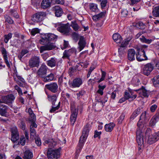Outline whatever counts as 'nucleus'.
Instances as JSON below:
<instances>
[{
  "mask_svg": "<svg viewBox=\"0 0 159 159\" xmlns=\"http://www.w3.org/2000/svg\"><path fill=\"white\" fill-rule=\"evenodd\" d=\"M89 125H86L83 129L82 135L80 137L78 144V146L79 147L78 149L80 150L82 148L84 143L85 142L88 136L89 132Z\"/></svg>",
  "mask_w": 159,
  "mask_h": 159,
  "instance_id": "obj_1",
  "label": "nucleus"
},
{
  "mask_svg": "<svg viewBox=\"0 0 159 159\" xmlns=\"http://www.w3.org/2000/svg\"><path fill=\"white\" fill-rule=\"evenodd\" d=\"M46 16L45 12L39 11L32 15L31 20L35 23H40L44 20Z\"/></svg>",
  "mask_w": 159,
  "mask_h": 159,
  "instance_id": "obj_2",
  "label": "nucleus"
},
{
  "mask_svg": "<svg viewBox=\"0 0 159 159\" xmlns=\"http://www.w3.org/2000/svg\"><path fill=\"white\" fill-rule=\"evenodd\" d=\"M154 68L153 64L148 63L143 66L142 70L143 74L145 75L148 76L151 74Z\"/></svg>",
  "mask_w": 159,
  "mask_h": 159,
  "instance_id": "obj_3",
  "label": "nucleus"
},
{
  "mask_svg": "<svg viewBox=\"0 0 159 159\" xmlns=\"http://www.w3.org/2000/svg\"><path fill=\"white\" fill-rule=\"evenodd\" d=\"M48 100L52 102V105L53 106L52 107V108L50 110V112L51 113L54 112L59 108L60 105V102H59L58 105L57 106L54 107L55 102L56 101L57 98V96L56 95H48Z\"/></svg>",
  "mask_w": 159,
  "mask_h": 159,
  "instance_id": "obj_4",
  "label": "nucleus"
},
{
  "mask_svg": "<svg viewBox=\"0 0 159 159\" xmlns=\"http://www.w3.org/2000/svg\"><path fill=\"white\" fill-rule=\"evenodd\" d=\"M59 149L52 150L49 149L47 152V157L49 159H57L60 155Z\"/></svg>",
  "mask_w": 159,
  "mask_h": 159,
  "instance_id": "obj_5",
  "label": "nucleus"
},
{
  "mask_svg": "<svg viewBox=\"0 0 159 159\" xmlns=\"http://www.w3.org/2000/svg\"><path fill=\"white\" fill-rule=\"evenodd\" d=\"M146 50L143 49H139L138 52L136 54V59L139 61L147 60L148 59L146 56Z\"/></svg>",
  "mask_w": 159,
  "mask_h": 159,
  "instance_id": "obj_6",
  "label": "nucleus"
},
{
  "mask_svg": "<svg viewBox=\"0 0 159 159\" xmlns=\"http://www.w3.org/2000/svg\"><path fill=\"white\" fill-rule=\"evenodd\" d=\"M57 36L52 33L46 34H44L40 40L41 43L46 42L48 41L56 40Z\"/></svg>",
  "mask_w": 159,
  "mask_h": 159,
  "instance_id": "obj_7",
  "label": "nucleus"
},
{
  "mask_svg": "<svg viewBox=\"0 0 159 159\" xmlns=\"http://www.w3.org/2000/svg\"><path fill=\"white\" fill-rule=\"evenodd\" d=\"M57 29L60 32L63 34L67 35L70 31V28L69 24L67 23L61 25L59 26Z\"/></svg>",
  "mask_w": 159,
  "mask_h": 159,
  "instance_id": "obj_8",
  "label": "nucleus"
},
{
  "mask_svg": "<svg viewBox=\"0 0 159 159\" xmlns=\"http://www.w3.org/2000/svg\"><path fill=\"white\" fill-rule=\"evenodd\" d=\"M15 97L12 94H9L2 97L0 99V103H4L7 104L12 103L14 101Z\"/></svg>",
  "mask_w": 159,
  "mask_h": 159,
  "instance_id": "obj_9",
  "label": "nucleus"
},
{
  "mask_svg": "<svg viewBox=\"0 0 159 159\" xmlns=\"http://www.w3.org/2000/svg\"><path fill=\"white\" fill-rule=\"evenodd\" d=\"M71 115L70 116V124L73 125L78 114V110L74 107H71Z\"/></svg>",
  "mask_w": 159,
  "mask_h": 159,
  "instance_id": "obj_10",
  "label": "nucleus"
},
{
  "mask_svg": "<svg viewBox=\"0 0 159 159\" xmlns=\"http://www.w3.org/2000/svg\"><path fill=\"white\" fill-rule=\"evenodd\" d=\"M40 59L38 56H34L30 58L29 61V66L31 67H38L39 64Z\"/></svg>",
  "mask_w": 159,
  "mask_h": 159,
  "instance_id": "obj_11",
  "label": "nucleus"
},
{
  "mask_svg": "<svg viewBox=\"0 0 159 159\" xmlns=\"http://www.w3.org/2000/svg\"><path fill=\"white\" fill-rule=\"evenodd\" d=\"M47 69V66L44 64H42L37 72V75L43 78H44L46 76Z\"/></svg>",
  "mask_w": 159,
  "mask_h": 159,
  "instance_id": "obj_12",
  "label": "nucleus"
},
{
  "mask_svg": "<svg viewBox=\"0 0 159 159\" xmlns=\"http://www.w3.org/2000/svg\"><path fill=\"white\" fill-rule=\"evenodd\" d=\"M159 139V131L157 133L151 134L149 135L148 143L149 144H152Z\"/></svg>",
  "mask_w": 159,
  "mask_h": 159,
  "instance_id": "obj_13",
  "label": "nucleus"
},
{
  "mask_svg": "<svg viewBox=\"0 0 159 159\" xmlns=\"http://www.w3.org/2000/svg\"><path fill=\"white\" fill-rule=\"evenodd\" d=\"M56 46L54 43L48 42L46 44L40 47V52L42 53L44 51L52 50Z\"/></svg>",
  "mask_w": 159,
  "mask_h": 159,
  "instance_id": "obj_14",
  "label": "nucleus"
},
{
  "mask_svg": "<svg viewBox=\"0 0 159 159\" xmlns=\"http://www.w3.org/2000/svg\"><path fill=\"white\" fill-rule=\"evenodd\" d=\"M83 81L81 79L77 78L74 79L72 82L69 83L70 86L72 88H78L82 84Z\"/></svg>",
  "mask_w": 159,
  "mask_h": 159,
  "instance_id": "obj_15",
  "label": "nucleus"
},
{
  "mask_svg": "<svg viewBox=\"0 0 159 159\" xmlns=\"http://www.w3.org/2000/svg\"><path fill=\"white\" fill-rule=\"evenodd\" d=\"M136 134L137 143L139 145H142L143 143V131L140 129L137 130Z\"/></svg>",
  "mask_w": 159,
  "mask_h": 159,
  "instance_id": "obj_16",
  "label": "nucleus"
},
{
  "mask_svg": "<svg viewBox=\"0 0 159 159\" xmlns=\"http://www.w3.org/2000/svg\"><path fill=\"white\" fill-rule=\"evenodd\" d=\"M45 87L47 89L53 93H56L58 90V86L56 83L46 84Z\"/></svg>",
  "mask_w": 159,
  "mask_h": 159,
  "instance_id": "obj_17",
  "label": "nucleus"
},
{
  "mask_svg": "<svg viewBox=\"0 0 159 159\" xmlns=\"http://www.w3.org/2000/svg\"><path fill=\"white\" fill-rule=\"evenodd\" d=\"M101 72L102 76L100 79H99V78H97L96 77H95L93 79H90L88 81V84H92V83L94 84V82H93V81H94V82H96V80H98V81H97V82L98 83L104 80L105 79V78L106 75V73L105 72L102 70L101 71Z\"/></svg>",
  "mask_w": 159,
  "mask_h": 159,
  "instance_id": "obj_18",
  "label": "nucleus"
},
{
  "mask_svg": "<svg viewBox=\"0 0 159 159\" xmlns=\"http://www.w3.org/2000/svg\"><path fill=\"white\" fill-rule=\"evenodd\" d=\"M11 135V140L13 142H15L19 139V134L16 128H13L12 129Z\"/></svg>",
  "mask_w": 159,
  "mask_h": 159,
  "instance_id": "obj_19",
  "label": "nucleus"
},
{
  "mask_svg": "<svg viewBox=\"0 0 159 159\" xmlns=\"http://www.w3.org/2000/svg\"><path fill=\"white\" fill-rule=\"evenodd\" d=\"M1 51L3 56V57L4 61L6 63L7 66L10 67V65L8 60L7 54L8 52L7 51L5 48L2 47L1 48Z\"/></svg>",
  "mask_w": 159,
  "mask_h": 159,
  "instance_id": "obj_20",
  "label": "nucleus"
},
{
  "mask_svg": "<svg viewBox=\"0 0 159 159\" xmlns=\"http://www.w3.org/2000/svg\"><path fill=\"white\" fill-rule=\"evenodd\" d=\"M31 124L30 126V137L32 138H35L36 135V132L34 129V128H36L37 126V125L35 122H31Z\"/></svg>",
  "mask_w": 159,
  "mask_h": 159,
  "instance_id": "obj_21",
  "label": "nucleus"
},
{
  "mask_svg": "<svg viewBox=\"0 0 159 159\" xmlns=\"http://www.w3.org/2000/svg\"><path fill=\"white\" fill-rule=\"evenodd\" d=\"M52 11L55 12L56 16L57 17L61 16L63 13L62 8L58 6H56L53 7Z\"/></svg>",
  "mask_w": 159,
  "mask_h": 159,
  "instance_id": "obj_22",
  "label": "nucleus"
},
{
  "mask_svg": "<svg viewBox=\"0 0 159 159\" xmlns=\"http://www.w3.org/2000/svg\"><path fill=\"white\" fill-rule=\"evenodd\" d=\"M135 91L139 92L140 94L142 95L145 97H148L149 95V92L143 86H142L141 89L136 90Z\"/></svg>",
  "mask_w": 159,
  "mask_h": 159,
  "instance_id": "obj_23",
  "label": "nucleus"
},
{
  "mask_svg": "<svg viewBox=\"0 0 159 159\" xmlns=\"http://www.w3.org/2000/svg\"><path fill=\"white\" fill-rule=\"evenodd\" d=\"M135 52L134 49H129L128 51V58L130 61H133L135 60Z\"/></svg>",
  "mask_w": 159,
  "mask_h": 159,
  "instance_id": "obj_24",
  "label": "nucleus"
},
{
  "mask_svg": "<svg viewBox=\"0 0 159 159\" xmlns=\"http://www.w3.org/2000/svg\"><path fill=\"white\" fill-rule=\"evenodd\" d=\"M78 44L79 45L78 48L79 51L80 52L84 48L86 44L85 41L83 37L80 38Z\"/></svg>",
  "mask_w": 159,
  "mask_h": 159,
  "instance_id": "obj_25",
  "label": "nucleus"
},
{
  "mask_svg": "<svg viewBox=\"0 0 159 159\" xmlns=\"http://www.w3.org/2000/svg\"><path fill=\"white\" fill-rule=\"evenodd\" d=\"M28 111L30 115L29 121L31 122H35L36 120L35 116L34 113L31 108H29Z\"/></svg>",
  "mask_w": 159,
  "mask_h": 159,
  "instance_id": "obj_26",
  "label": "nucleus"
},
{
  "mask_svg": "<svg viewBox=\"0 0 159 159\" xmlns=\"http://www.w3.org/2000/svg\"><path fill=\"white\" fill-rule=\"evenodd\" d=\"M33 156L32 152L29 150H27L24 152L23 157L24 159H32Z\"/></svg>",
  "mask_w": 159,
  "mask_h": 159,
  "instance_id": "obj_27",
  "label": "nucleus"
},
{
  "mask_svg": "<svg viewBox=\"0 0 159 159\" xmlns=\"http://www.w3.org/2000/svg\"><path fill=\"white\" fill-rule=\"evenodd\" d=\"M76 52L75 49L72 48L68 50H65L63 53L64 56L67 58L69 57L72 54L75 53Z\"/></svg>",
  "mask_w": 159,
  "mask_h": 159,
  "instance_id": "obj_28",
  "label": "nucleus"
},
{
  "mask_svg": "<svg viewBox=\"0 0 159 159\" xmlns=\"http://www.w3.org/2000/svg\"><path fill=\"white\" fill-rule=\"evenodd\" d=\"M8 107L5 105H0V114L2 116H6Z\"/></svg>",
  "mask_w": 159,
  "mask_h": 159,
  "instance_id": "obj_29",
  "label": "nucleus"
},
{
  "mask_svg": "<svg viewBox=\"0 0 159 159\" xmlns=\"http://www.w3.org/2000/svg\"><path fill=\"white\" fill-rule=\"evenodd\" d=\"M115 125L113 123H110L108 124H106L105 125V129L106 131L107 132H111L114 127L115 126Z\"/></svg>",
  "mask_w": 159,
  "mask_h": 159,
  "instance_id": "obj_30",
  "label": "nucleus"
},
{
  "mask_svg": "<svg viewBox=\"0 0 159 159\" xmlns=\"http://www.w3.org/2000/svg\"><path fill=\"white\" fill-rule=\"evenodd\" d=\"M112 38L114 41L117 43H120L122 40V39L120 34L116 33L114 34Z\"/></svg>",
  "mask_w": 159,
  "mask_h": 159,
  "instance_id": "obj_31",
  "label": "nucleus"
},
{
  "mask_svg": "<svg viewBox=\"0 0 159 159\" xmlns=\"http://www.w3.org/2000/svg\"><path fill=\"white\" fill-rule=\"evenodd\" d=\"M125 97L129 101H132L135 99L137 97V95L136 94L132 95L130 94L129 93L127 92H125Z\"/></svg>",
  "mask_w": 159,
  "mask_h": 159,
  "instance_id": "obj_32",
  "label": "nucleus"
},
{
  "mask_svg": "<svg viewBox=\"0 0 159 159\" xmlns=\"http://www.w3.org/2000/svg\"><path fill=\"white\" fill-rule=\"evenodd\" d=\"M51 4L50 1H42L41 6L42 8L46 9L50 6Z\"/></svg>",
  "mask_w": 159,
  "mask_h": 159,
  "instance_id": "obj_33",
  "label": "nucleus"
},
{
  "mask_svg": "<svg viewBox=\"0 0 159 159\" xmlns=\"http://www.w3.org/2000/svg\"><path fill=\"white\" fill-rule=\"evenodd\" d=\"M89 8L92 11L95 12H98V8L97 5L96 4L91 3L89 5Z\"/></svg>",
  "mask_w": 159,
  "mask_h": 159,
  "instance_id": "obj_34",
  "label": "nucleus"
},
{
  "mask_svg": "<svg viewBox=\"0 0 159 159\" xmlns=\"http://www.w3.org/2000/svg\"><path fill=\"white\" fill-rule=\"evenodd\" d=\"M45 143L48 144V146L51 147H54L57 144V142L53 139L46 140L45 141Z\"/></svg>",
  "mask_w": 159,
  "mask_h": 159,
  "instance_id": "obj_35",
  "label": "nucleus"
},
{
  "mask_svg": "<svg viewBox=\"0 0 159 159\" xmlns=\"http://www.w3.org/2000/svg\"><path fill=\"white\" fill-rule=\"evenodd\" d=\"M47 64L48 66L51 67H54L56 65V60L53 58H52L50 60L47 61Z\"/></svg>",
  "mask_w": 159,
  "mask_h": 159,
  "instance_id": "obj_36",
  "label": "nucleus"
},
{
  "mask_svg": "<svg viewBox=\"0 0 159 159\" xmlns=\"http://www.w3.org/2000/svg\"><path fill=\"white\" fill-rule=\"evenodd\" d=\"M153 16L156 17H159V6L155 7L152 11Z\"/></svg>",
  "mask_w": 159,
  "mask_h": 159,
  "instance_id": "obj_37",
  "label": "nucleus"
},
{
  "mask_svg": "<svg viewBox=\"0 0 159 159\" xmlns=\"http://www.w3.org/2000/svg\"><path fill=\"white\" fill-rule=\"evenodd\" d=\"M140 112V108H138L135 110L132 114L130 117V119L131 120H134V118L139 115Z\"/></svg>",
  "mask_w": 159,
  "mask_h": 159,
  "instance_id": "obj_38",
  "label": "nucleus"
},
{
  "mask_svg": "<svg viewBox=\"0 0 159 159\" xmlns=\"http://www.w3.org/2000/svg\"><path fill=\"white\" fill-rule=\"evenodd\" d=\"M44 78L43 81L45 82H49L53 80L54 78V76L53 74H50L47 76H45L43 78Z\"/></svg>",
  "mask_w": 159,
  "mask_h": 159,
  "instance_id": "obj_39",
  "label": "nucleus"
},
{
  "mask_svg": "<svg viewBox=\"0 0 159 159\" xmlns=\"http://www.w3.org/2000/svg\"><path fill=\"white\" fill-rule=\"evenodd\" d=\"M126 50L124 47H120L118 49L119 54L120 57H123L125 53Z\"/></svg>",
  "mask_w": 159,
  "mask_h": 159,
  "instance_id": "obj_40",
  "label": "nucleus"
},
{
  "mask_svg": "<svg viewBox=\"0 0 159 159\" xmlns=\"http://www.w3.org/2000/svg\"><path fill=\"white\" fill-rule=\"evenodd\" d=\"M71 26L75 31H77L80 29V27L77 23L76 21L74 20L71 21Z\"/></svg>",
  "mask_w": 159,
  "mask_h": 159,
  "instance_id": "obj_41",
  "label": "nucleus"
},
{
  "mask_svg": "<svg viewBox=\"0 0 159 159\" xmlns=\"http://www.w3.org/2000/svg\"><path fill=\"white\" fill-rule=\"evenodd\" d=\"M149 117V115L147 112L144 111L142 113L140 116V119L145 120H147Z\"/></svg>",
  "mask_w": 159,
  "mask_h": 159,
  "instance_id": "obj_42",
  "label": "nucleus"
},
{
  "mask_svg": "<svg viewBox=\"0 0 159 159\" xmlns=\"http://www.w3.org/2000/svg\"><path fill=\"white\" fill-rule=\"evenodd\" d=\"M140 40L143 43L149 44L152 41V39H147L145 38L143 36H142L141 37L139 38Z\"/></svg>",
  "mask_w": 159,
  "mask_h": 159,
  "instance_id": "obj_43",
  "label": "nucleus"
},
{
  "mask_svg": "<svg viewBox=\"0 0 159 159\" xmlns=\"http://www.w3.org/2000/svg\"><path fill=\"white\" fill-rule=\"evenodd\" d=\"M130 39V38H127L125 39L122 42L120 47H124V48H126V46L128 44Z\"/></svg>",
  "mask_w": 159,
  "mask_h": 159,
  "instance_id": "obj_44",
  "label": "nucleus"
},
{
  "mask_svg": "<svg viewBox=\"0 0 159 159\" xmlns=\"http://www.w3.org/2000/svg\"><path fill=\"white\" fill-rule=\"evenodd\" d=\"M85 93V92L84 90H81L79 91L76 94L77 98L78 99H80Z\"/></svg>",
  "mask_w": 159,
  "mask_h": 159,
  "instance_id": "obj_45",
  "label": "nucleus"
},
{
  "mask_svg": "<svg viewBox=\"0 0 159 159\" xmlns=\"http://www.w3.org/2000/svg\"><path fill=\"white\" fill-rule=\"evenodd\" d=\"M12 34L11 33H9L7 35H5L4 36V41L6 43H7L9 40L11 39L12 37Z\"/></svg>",
  "mask_w": 159,
  "mask_h": 159,
  "instance_id": "obj_46",
  "label": "nucleus"
},
{
  "mask_svg": "<svg viewBox=\"0 0 159 159\" xmlns=\"http://www.w3.org/2000/svg\"><path fill=\"white\" fill-rule=\"evenodd\" d=\"M137 27L140 29H144L145 28V26L142 22H139L136 24V25Z\"/></svg>",
  "mask_w": 159,
  "mask_h": 159,
  "instance_id": "obj_47",
  "label": "nucleus"
},
{
  "mask_svg": "<svg viewBox=\"0 0 159 159\" xmlns=\"http://www.w3.org/2000/svg\"><path fill=\"white\" fill-rule=\"evenodd\" d=\"M137 126L139 128V129L137 130L140 129L143 131V130L142 129V128H143L144 127V125L142 122V120L139 119V121L137 123Z\"/></svg>",
  "mask_w": 159,
  "mask_h": 159,
  "instance_id": "obj_48",
  "label": "nucleus"
},
{
  "mask_svg": "<svg viewBox=\"0 0 159 159\" xmlns=\"http://www.w3.org/2000/svg\"><path fill=\"white\" fill-rule=\"evenodd\" d=\"M125 112L122 113L118 119V122L119 124H121L122 121L124 120L125 117Z\"/></svg>",
  "mask_w": 159,
  "mask_h": 159,
  "instance_id": "obj_49",
  "label": "nucleus"
},
{
  "mask_svg": "<svg viewBox=\"0 0 159 159\" xmlns=\"http://www.w3.org/2000/svg\"><path fill=\"white\" fill-rule=\"evenodd\" d=\"M10 13L11 15L14 17L16 18H19V15L15 10H11L10 11Z\"/></svg>",
  "mask_w": 159,
  "mask_h": 159,
  "instance_id": "obj_50",
  "label": "nucleus"
},
{
  "mask_svg": "<svg viewBox=\"0 0 159 159\" xmlns=\"http://www.w3.org/2000/svg\"><path fill=\"white\" fill-rule=\"evenodd\" d=\"M157 121V120L153 116L150 121L149 124L151 126H154Z\"/></svg>",
  "mask_w": 159,
  "mask_h": 159,
  "instance_id": "obj_51",
  "label": "nucleus"
},
{
  "mask_svg": "<svg viewBox=\"0 0 159 159\" xmlns=\"http://www.w3.org/2000/svg\"><path fill=\"white\" fill-rule=\"evenodd\" d=\"M154 84L157 86V84H159V75L153 78Z\"/></svg>",
  "mask_w": 159,
  "mask_h": 159,
  "instance_id": "obj_52",
  "label": "nucleus"
},
{
  "mask_svg": "<svg viewBox=\"0 0 159 159\" xmlns=\"http://www.w3.org/2000/svg\"><path fill=\"white\" fill-rule=\"evenodd\" d=\"M25 142L26 139L24 137L22 136L20 138V143L21 145H25Z\"/></svg>",
  "mask_w": 159,
  "mask_h": 159,
  "instance_id": "obj_53",
  "label": "nucleus"
},
{
  "mask_svg": "<svg viewBox=\"0 0 159 159\" xmlns=\"http://www.w3.org/2000/svg\"><path fill=\"white\" fill-rule=\"evenodd\" d=\"M5 22H7L10 24H12L13 23L14 21L10 17H6L5 20Z\"/></svg>",
  "mask_w": 159,
  "mask_h": 159,
  "instance_id": "obj_54",
  "label": "nucleus"
},
{
  "mask_svg": "<svg viewBox=\"0 0 159 159\" xmlns=\"http://www.w3.org/2000/svg\"><path fill=\"white\" fill-rule=\"evenodd\" d=\"M55 3L57 4H62L64 6H67L68 4L67 3H65L64 1H55Z\"/></svg>",
  "mask_w": 159,
  "mask_h": 159,
  "instance_id": "obj_55",
  "label": "nucleus"
},
{
  "mask_svg": "<svg viewBox=\"0 0 159 159\" xmlns=\"http://www.w3.org/2000/svg\"><path fill=\"white\" fill-rule=\"evenodd\" d=\"M34 138L35 139V143L38 146H40L41 144L40 138L37 137L36 138L35 137Z\"/></svg>",
  "mask_w": 159,
  "mask_h": 159,
  "instance_id": "obj_56",
  "label": "nucleus"
},
{
  "mask_svg": "<svg viewBox=\"0 0 159 159\" xmlns=\"http://www.w3.org/2000/svg\"><path fill=\"white\" fill-rule=\"evenodd\" d=\"M39 30L37 28L33 29L31 31V34L33 35H34L36 34L39 33Z\"/></svg>",
  "mask_w": 159,
  "mask_h": 159,
  "instance_id": "obj_57",
  "label": "nucleus"
},
{
  "mask_svg": "<svg viewBox=\"0 0 159 159\" xmlns=\"http://www.w3.org/2000/svg\"><path fill=\"white\" fill-rule=\"evenodd\" d=\"M105 11H103L101 12V13L97 15L98 17V19L99 20L101 18H102L103 17L105 16Z\"/></svg>",
  "mask_w": 159,
  "mask_h": 159,
  "instance_id": "obj_58",
  "label": "nucleus"
},
{
  "mask_svg": "<svg viewBox=\"0 0 159 159\" xmlns=\"http://www.w3.org/2000/svg\"><path fill=\"white\" fill-rule=\"evenodd\" d=\"M19 125L20 128L24 130L25 129V123L24 122L21 121L20 124Z\"/></svg>",
  "mask_w": 159,
  "mask_h": 159,
  "instance_id": "obj_59",
  "label": "nucleus"
},
{
  "mask_svg": "<svg viewBox=\"0 0 159 159\" xmlns=\"http://www.w3.org/2000/svg\"><path fill=\"white\" fill-rule=\"evenodd\" d=\"M157 108V106L155 104H154L151 106L150 108V110L152 112H153L155 111Z\"/></svg>",
  "mask_w": 159,
  "mask_h": 159,
  "instance_id": "obj_60",
  "label": "nucleus"
},
{
  "mask_svg": "<svg viewBox=\"0 0 159 159\" xmlns=\"http://www.w3.org/2000/svg\"><path fill=\"white\" fill-rule=\"evenodd\" d=\"M107 2V1H102L101 2V5L102 8H104L106 7Z\"/></svg>",
  "mask_w": 159,
  "mask_h": 159,
  "instance_id": "obj_61",
  "label": "nucleus"
},
{
  "mask_svg": "<svg viewBox=\"0 0 159 159\" xmlns=\"http://www.w3.org/2000/svg\"><path fill=\"white\" fill-rule=\"evenodd\" d=\"M101 134V132H98L97 130H96L95 131L94 134V137L96 138L99 136Z\"/></svg>",
  "mask_w": 159,
  "mask_h": 159,
  "instance_id": "obj_62",
  "label": "nucleus"
},
{
  "mask_svg": "<svg viewBox=\"0 0 159 159\" xmlns=\"http://www.w3.org/2000/svg\"><path fill=\"white\" fill-rule=\"evenodd\" d=\"M63 45L64 47L63 48H62V49H64L68 46V41H66L65 40H64Z\"/></svg>",
  "mask_w": 159,
  "mask_h": 159,
  "instance_id": "obj_63",
  "label": "nucleus"
},
{
  "mask_svg": "<svg viewBox=\"0 0 159 159\" xmlns=\"http://www.w3.org/2000/svg\"><path fill=\"white\" fill-rule=\"evenodd\" d=\"M121 14L124 17L128 15V11L126 10H124L121 12Z\"/></svg>",
  "mask_w": 159,
  "mask_h": 159,
  "instance_id": "obj_64",
  "label": "nucleus"
}]
</instances>
